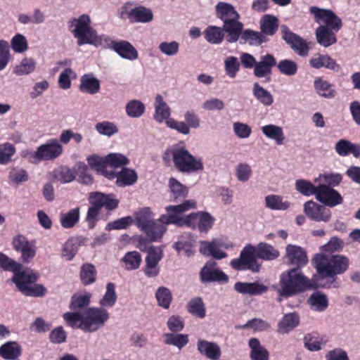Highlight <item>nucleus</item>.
<instances>
[{"mask_svg":"<svg viewBox=\"0 0 360 360\" xmlns=\"http://www.w3.org/2000/svg\"><path fill=\"white\" fill-rule=\"evenodd\" d=\"M108 311L101 307H89L80 312H66L63 319L72 328H78L84 332L93 333L103 328L109 319Z\"/></svg>","mask_w":360,"mask_h":360,"instance_id":"f257e3e1","label":"nucleus"},{"mask_svg":"<svg viewBox=\"0 0 360 360\" xmlns=\"http://www.w3.org/2000/svg\"><path fill=\"white\" fill-rule=\"evenodd\" d=\"M162 159L165 162L172 159L176 169L182 173L198 172L204 169L202 159L193 156L184 146L175 145L167 148Z\"/></svg>","mask_w":360,"mask_h":360,"instance_id":"f03ea898","label":"nucleus"},{"mask_svg":"<svg viewBox=\"0 0 360 360\" xmlns=\"http://www.w3.org/2000/svg\"><path fill=\"white\" fill-rule=\"evenodd\" d=\"M278 294L280 297H290L316 287L314 282L309 279L297 269L283 272L280 276Z\"/></svg>","mask_w":360,"mask_h":360,"instance_id":"7ed1b4c3","label":"nucleus"},{"mask_svg":"<svg viewBox=\"0 0 360 360\" xmlns=\"http://www.w3.org/2000/svg\"><path fill=\"white\" fill-rule=\"evenodd\" d=\"M314 267L323 278H333L347 271L349 258L342 255H326L323 252L314 257Z\"/></svg>","mask_w":360,"mask_h":360,"instance_id":"20e7f679","label":"nucleus"},{"mask_svg":"<svg viewBox=\"0 0 360 360\" xmlns=\"http://www.w3.org/2000/svg\"><path fill=\"white\" fill-rule=\"evenodd\" d=\"M70 27L75 38L77 39L78 46L90 44L98 46L102 44L103 39H105L104 36L98 35L91 26L90 17L86 14L73 18L70 22Z\"/></svg>","mask_w":360,"mask_h":360,"instance_id":"39448f33","label":"nucleus"},{"mask_svg":"<svg viewBox=\"0 0 360 360\" xmlns=\"http://www.w3.org/2000/svg\"><path fill=\"white\" fill-rule=\"evenodd\" d=\"M217 15L223 22V30L228 34L229 43L236 42L241 34L243 25L239 19V14L231 4L219 2L216 6Z\"/></svg>","mask_w":360,"mask_h":360,"instance_id":"423d86ee","label":"nucleus"},{"mask_svg":"<svg viewBox=\"0 0 360 360\" xmlns=\"http://www.w3.org/2000/svg\"><path fill=\"white\" fill-rule=\"evenodd\" d=\"M89 202L91 206L89 207L86 221L89 229H94L98 220L100 210L102 207L107 210L115 209L119 204V200L113 194H104L101 192H91L89 195Z\"/></svg>","mask_w":360,"mask_h":360,"instance_id":"0eeeda50","label":"nucleus"},{"mask_svg":"<svg viewBox=\"0 0 360 360\" xmlns=\"http://www.w3.org/2000/svg\"><path fill=\"white\" fill-rule=\"evenodd\" d=\"M195 207L196 202L194 200H184L183 202L176 205H168L165 207L167 214L160 216V221H164L166 224L187 226V215L184 217L183 214Z\"/></svg>","mask_w":360,"mask_h":360,"instance_id":"6e6552de","label":"nucleus"},{"mask_svg":"<svg viewBox=\"0 0 360 360\" xmlns=\"http://www.w3.org/2000/svg\"><path fill=\"white\" fill-rule=\"evenodd\" d=\"M257 252L256 248L251 245H246L240 252L239 258L231 262V266L236 270L249 269L253 272H257L259 264L257 262Z\"/></svg>","mask_w":360,"mask_h":360,"instance_id":"1a4fd4ad","label":"nucleus"},{"mask_svg":"<svg viewBox=\"0 0 360 360\" xmlns=\"http://www.w3.org/2000/svg\"><path fill=\"white\" fill-rule=\"evenodd\" d=\"M309 11L314 15L315 22L321 24L319 27H325L335 31H339L341 29L342 20L333 11L319 8L316 6H311Z\"/></svg>","mask_w":360,"mask_h":360,"instance_id":"9d476101","label":"nucleus"},{"mask_svg":"<svg viewBox=\"0 0 360 360\" xmlns=\"http://www.w3.org/2000/svg\"><path fill=\"white\" fill-rule=\"evenodd\" d=\"M184 117V121H176L174 119L168 120L167 127L184 135H188L191 128L198 129L200 127V120L193 110H186Z\"/></svg>","mask_w":360,"mask_h":360,"instance_id":"9b49d317","label":"nucleus"},{"mask_svg":"<svg viewBox=\"0 0 360 360\" xmlns=\"http://www.w3.org/2000/svg\"><path fill=\"white\" fill-rule=\"evenodd\" d=\"M281 32L283 39L298 56L305 57L309 54V47L304 39L291 32L285 25L281 26Z\"/></svg>","mask_w":360,"mask_h":360,"instance_id":"f8f14e48","label":"nucleus"},{"mask_svg":"<svg viewBox=\"0 0 360 360\" xmlns=\"http://www.w3.org/2000/svg\"><path fill=\"white\" fill-rule=\"evenodd\" d=\"M64 152L63 146L56 138L49 139L37 147V158L41 161H53L60 157Z\"/></svg>","mask_w":360,"mask_h":360,"instance_id":"ddd939ff","label":"nucleus"},{"mask_svg":"<svg viewBox=\"0 0 360 360\" xmlns=\"http://www.w3.org/2000/svg\"><path fill=\"white\" fill-rule=\"evenodd\" d=\"M147 252L148 255L145 259L146 264L143 271L147 277L153 278L160 274L159 262L163 257V252L160 248L155 246L150 247Z\"/></svg>","mask_w":360,"mask_h":360,"instance_id":"4468645a","label":"nucleus"},{"mask_svg":"<svg viewBox=\"0 0 360 360\" xmlns=\"http://www.w3.org/2000/svg\"><path fill=\"white\" fill-rule=\"evenodd\" d=\"M13 246L15 251L20 253V259L23 263H30L36 255L35 242L28 240L22 235H18L13 238Z\"/></svg>","mask_w":360,"mask_h":360,"instance_id":"2eb2a0df","label":"nucleus"},{"mask_svg":"<svg viewBox=\"0 0 360 360\" xmlns=\"http://www.w3.org/2000/svg\"><path fill=\"white\" fill-rule=\"evenodd\" d=\"M215 219L209 212H197L187 215V226L198 228L200 233H207L213 226Z\"/></svg>","mask_w":360,"mask_h":360,"instance_id":"dca6fc26","label":"nucleus"},{"mask_svg":"<svg viewBox=\"0 0 360 360\" xmlns=\"http://www.w3.org/2000/svg\"><path fill=\"white\" fill-rule=\"evenodd\" d=\"M303 211L309 219L317 222H328L331 218V212L328 208L313 200L304 204Z\"/></svg>","mask_w":360,"mask_h":360,"instance_id":"f3484780","label":"nucleus"},{"mask_svg":"<svg viewBox=\"0 0 360 360\" xmlns=\"http://www.w3.org/2000/svg\"><path fill=\"white\" fill-rule=\"evenodd\" d=\"M216 266L217 263L215 262L208 261L201 269L200 271V278L203 283L212 282H228V276Z\"/></svg>","mask_w":360,"mask_h":360,"instance_id":"a211bd4d","label":"nucleus"},{"mask_svg":"<svg viewBox=\"0 0 360 360\" xmlns=\"http://www.w3.org/2000/svg\"><path fill=\"white\" fill-rule=\"evenodd\" d=\"M285 258L287 262L294 266L293 269H300L309 262L306 251L300 246L288 245L285 248Z\"/></svg>","mask_w":360,"mask_h":360,"instance_id":"6ab92c4d","label":"nucleus"},{"mask_svg":"<svg viewBox=\"0 0 360 360\" xmlns=\"http://www.w3.org/2000/svg\"><path fill=\"white\" fill-rule=\"evenodd\" d=\"M316 200L325 205L335 207L342 203L343 199L341 195L335 189L326 184L318 186Z\"/></svg>","mask_w":360,"mask_h":360,"instance_id":"aec40b11","label":"nucleus"},{"mask_svg":"<svg viewBox=\"0 0 360 360\" xmlns=\"http://www.w3.org/2000/svg\"><path fill=\"white\" fill-rule=\"evenodd\" d=\"M221 243L216 239L212 241H200V252L205 256H212L217 259H221L227 257V253L222 251L220 248Z\"/></svg>","mask_w":360,"mask_h":360,"instance_id":"412c9836","label":"nucleus"},{"mask_svg":"<svg viewBox=\"0 0 360 360\" xmlns=\"http://www.w3.org/2000/svg\"><path fill=\"white\" fill-rule=\"evenodd\" d=\"M276 64V58L271 54L262 56L254 68V75L258 78L266 77L271 75V68Z\"/></svg>","mask_w":360,"mask_h":360,"instance_id":"4be33fe9","label":"nucleus"},{"mask_svg":"<svg viewBox=\"0 0 360 360\" xmlns=\"http://www.w3.org/2000/svg\"><path fill=\"white\" fill-rule=\"evenodd\" d=\"M155 112L153 115L154 120L158 123H162L165 122L166 125L167 126L168 120H172L170 118L171 115V110L167 103L164 101L162 96L161 95H158L155 97Z\"/></svg>","mask_w":360,"mask_h":360,"instance_id":"5701e85b","label":"nucleus"},{"mask_svg":"<svg viewBox=\"0 0 360 360\" xmlns=\"http://www.w3.org/2000/svg\"><path fill=\"white\" fill-rule=\"evenodd\" d=\"M310 65L316 69L326 68L334 72H338L340 69V65L328 55L320 53L315 54L309 60Z\"/></svg>","mask_w":360,"mask_h":360,"instance_id":"b1692460","label":"nucleus"},{"mask_svg":"<svg viewBox=\"0 0 360 360\" xmlns=\"http://www.w3.org/2000/svg\"><path fill=\"white\" fill-rule=\"evenodd\" d=\"M197 347L199 352L210 360H218L221 356V349L215 342L198 340Z\"/></svg>","mask_w":360,"mask_h":360,"instance_id":"393cba45","label":"nucleus"},{"mask_svg":"<svg viewBox=\"0 0 360 360\" xmlns=\"http://www.w3.org/2000/svg\"><path fill=\"white\" fill-rule=\"evenodd\" d=\"M278 27V18L272 14H265L259 20V29L265 37L274 35Z\"/></svg>","mask_w":360,"mask_h":360,"instance_id":"a878e982","label":"nucleus"},{"mask_svg":"<svg viewBox=\"0 0 360 360\" xmlns=\"http://www.w3.org/2000/svg\"><path fill=\"white\" fill-rule=\"evenodd\" d=\"M195 243V236L191 233H185L178 238V240L173 244V248L178 252L184 251L188 257H191L193 254V248Z\"/></svg>","mask_w":360,"mask_h":360,"instance_id":"bb28decb","label":"nucleus"},{"mask_svg":"<svg viewBox=\"0 0 360 360\" xmlns=\"http://www.w3.org/2000/svg\"><path fill=\"white\" fill-rule=\"evenodd\" d=\"M338 32L325 27H319L315 32L316 41L321 46L325 48L329 47L337 42L335 34Z\"/></svg>","mask_w":360,"mask_h":360,"instance_id":"cd10ccee","label":"nucleus"},{"mask_svg":"<svg viewBox=\"0 0 360 360\" xmlns=\"http://www.w3.org/2000/svg\"><path fill=\"white\" fill-rule=\"evenodd\" d=\"M336 153L340 156H347L349 153L356 158L360 156V145L353 143L346 139L339 140L335 146Z\"/></svg>","mask_w":360,"mask_h":360,"instance_id":"c85d7f7f","label":"nucleus"},{"mask_svg":"<svg viewBox=\"0 0 360 360\" xmlns=\"http://www.w3.org/2000/svg\"><path fill=\"white\" fill-rule=\"evenodd\" d=\"M300 323V316L295 313H288L283 316L278 323V333L286 334L292 330Z\"/></svg>","mask_w":360,"mask_h":360,"instance_id":"c756f323","label":"nucleus"},{"mask_svg":"<svg viewBox=\"0 0 360 360\" xmlns=\"http://www.w3.org/2000/svg\"><path fill=\"white\" fill-rule=\"evenodd\" d=\"M314 86L316 94L321 97L331 99L336 96L337 91L333 84L321 77L314 80Z\"/></svg>","mask_w":360,"mask_h":360,"instance_id":"7c9ffc66","label":"nucleus"},{"mask_svg":"<svg viewBox=\"0 0 360 360\" xmlns=\"http://www.w3.org/2000/svg\"><path fill=\"white\" fill-rule=\"evenodd\" d=\"M234 289L239 293L257 295L264 293L267 290L266 286L258 283L237 282Z\"/></svg>","mask_w":360,"mask_h":360,"instance_id":"2f4dec72","label":"nucleus"},{"mask_svg":"<svg viewBox=\"0 0 360 360\" xmlns=\"http://www.w3.org/2000/svg\"><path fill=\"white\" fill-rule=\"evenodd\" d=\"M114 51L122 58L134 60L138 58V52L135 48L127 41H121L113 44Z\"/></svg>","mask_w":360,"mask_h":360,"instance_id":"473e14b6","label":"nucleus"},{"mask_svg":"<svg viewBox=\"0 0 360 360\" xmlns=\"http://www.w3.org/2000/svg\"><path fill=\"white\" fill-rule=\"evenodd\" d=\"M22 268L23 266L21 264V267L18 271H13L14 275L12 281L15 283L18 290H20L21 287L35 282L38 278L37 274L28 273L23 271Z\"/></svg>","mask_w":360,"mask_h":360,"instance_id":"72a5a7b5","label":"nucleus"},{"mask_svg":"<svg viewBox=\"0 0 360 360\" xmlns=\"http://www.w3.org/2000/svg\"><path fill=\"white\" fill-rule=\"evenodd\" d=\"M21 352V346L14 341L7 342L0 347V356L5 360H15Z\"/></svg>","mask_w":360,"mask_h":360,"instance_id":"f704fd0d","label":"nucleus"},{"mask_svg":"<svg viewBox=\"0 0 360 360\" xmlns=\"http://www.w3.org/2000/svg\"><path fill=\"white\" fill-rule=\"evenodd\" d=\"M79 89L84 93L95 94L100 89V82L92 74H85L80 79Z\"/></svg>","mask_w":360,"mask_h":360,"instance_id":"c9c22d12","label":"nucleus"},{"mask_svg":"<svg viewBox=\"0 0 360 360\" xmlns=\"http://www.w3.org/2000/svg\"><path fill=\"white\" fill-rule=\"evenodd\" d=\"M167 225L168 224H166L164 221H160V217L157 220H153V221L146 229L144 233L150 240L156 241L161 238L166 232Z\"/></svg>","mask_w":360,"mask_h":360,"instance_id":"e433bc0d","label":"nucleus"},{"mask_svg":"<svg viewBox=\"0 0 360 360\" xmlns=\"http://www.w3.org/2000/svg\"><path fill=\"white\" fill-rule=\"evenodd\" d=\"M252 95L259 103L265 107H269L274 103V96L271 93L260 86L258 82L253 84Z\"/></svg>","mask_w":360,"mask_h":360,"instance_id":"4c0bfd02","label":"nucleus"},{"mask_svg":"<svg viewBox=\"0 0 360 360\" xmlns=\"http://www.w3.org/2000/svg\"><path fill=\"white\" fill-rule=\"evenodd\" d=\"M129 17L134 22L147 23L153 20L152 11L144 6H137L131 10Z\"/></svg>","mask_w":360,"mask_h":360,"instance_id":"58836bf2","label":"nucleus"},{"mask_svg":"<svg viewBox=\"0 0 360 360\" xmlns=\"http://www.w3.org/2000/svg\"><path fill=\"white\" fill-rule=\"evenodd\" d=\"M261 130L266 137L274 140L276 144L281 145L283 143L285 136L281 127L275 124H266L263 126Z\"/></svg>","mask_w":360,"mask_h":360,"instance_id":"ea45409f","label":"nucleus"},{"mask_svg":"<svg viewBox=\"0 0 360 360\" xmlns=\"http://www.w3.org/2000/svg\"><path fill=\"white\" fill-rule=\"evenodd\" d=\"M240 37L245 42L249 43L251 46H260L267 41L266 37L261 31H254L250 29L242 30Z\"/></svg>","mask_w":360,"mask_h":360,"instance_id":"a19ab883","label":"nucleus"},{"mask_svg":"<svg viewBox=\"0 0 360 360\" xmlns=\"http://www.w3.org/2000/svg\"><path fill=\"white\" fill-rule=\"evenodd\" d=\"M250 351V359L252 360H268L269 352L261 345L259 341L255 338H250L248 342Z\"/></svg>","mask_w":360,"mask_h":360,"instance_id":"79ce46f5","label":"nucleus"},{"mask_svg":"<svg viewBox=\"0 0 360 360\" xmlns=\"http://www.w3.org/2000/svg\"><path fill=\"white\" fill-rule=\"evenodd\" d=\"M169 186L171 197L174 202H180L185 199L188 195V188L176 179L172 177L169 180Z\"/></svg>","mask_w":360,"mask_h":360,"instance_id":"37998d69","label":"nucleus"},{"mask_svg":"<svg viewBox=\"0 0 360 360\" xmlns=\"http://www.w3.org/2000/svg\"><path fill=\"white\" fill-rule=\"evenodd\" d=\"M308 303L312 310L323 311L328 307V298L326 295L321 292H316L310 295Z\"/></svg>","mask_w":360,"mask_h":360,"instance_id":"c03bdc74","label":"nucleus"},{"mask_svg":"<svg viewBox=\"0 0 360 360\" xmlns=\"http://www.w3.org/2000/svg\"><path fill=\"white\" fill-rule=\"evenodd\" d=\"M265 206L273 210H286L290 207V202L283 201L278 195H268L264 198Z\"/></svg>","mask_w":360,"mask_h":360,"instance_id":"a18cd8bd","label":"nucleus"},{"mask_svg":"<svg viewBox=\"0 0 360 360\" xmlns=\"http://www.w3.org/2000/svg\"><path fill=\"white\" fill-rule=\"evenodd\" d=\"M37 67V62L32 58H24L17 65L13 73L18 76L27 75L34 72Z\"/></svg>","mask_w":360,"mask_h":360,"instance_id":"49530a36","label":"nucleus"},{"mask_svg":"<svg viewBox=\"0 0 360 360\" xmlns=\"http://www.w3.org/2000/svg\"><path fill=\"white\" fill-rule=\"evenodd\" d=\"M117 184L120 186L133 185L138 179V175L134 169L123 168L117 175Z\"/></svg>","mask_w":360,"mask_h":360,"instance_id":"de8ad7c7","label":"nucleus"},{"mask_svg":"<svg viewBox=\"0 0 360 360\" xmlns=\"http://www.w3.org/2000/svg\"><path fill=\"white\" fill-rule=\"evenodd\" d=\"M135 220L138 227L143 232L153 221V214L149 207H145L136 214Z\"/></svg>","mask_w":360,"mask_h":360,"instance_id":"09e8293b","label":"nucleus"},{"mask_svg":"<svg viewBox=\"0 0 360 360\" xmlns=\"http://www.w3.org/2000/svg\"><path fill=\"white\" fill-rule=\"evenodd\" d=\"M257 257L264 260H273L279 256V252L272 245L260 243L256 248Z\"/></svg>","mask_w":360,"mask_h":360,"instance_id":"8fccbe9b","label":"nucleus"},{"mask_svg":"<svg viewBox=\"0 0 360 360\" xmlns=\"http://www.w3.org/2000/svg\"><path fill=\"white\" fill-rule=\"evenodd\" d=\"M164 342L181 349L188 342V337L185 334L165 333L163 335Z\"/></svg>","mask_w":360,"mask_h":360,"instance_id":"3c124183","label":"nucleus"},{"mask_svg":"<svg viewBox=\"0 0 360 360\" xmlns=\"http://www.w3.org/2000/svg\"><path fill=\"white\" fill-rule=\"evenodd\" d=\"M117 299L115 292V285L112 283H108L106 285V291L102 299L99 301L101 308L112 307Z\"/></svg>","mask_w":360,"mask_h":360,"instance_id":"603ef678","label":"nucleus"},{"mask_svg":"<svg viewBox=\"0 0 360 360\" xmlns=\"http://www.w3.org/2000/svg\"><path fill=\"white\" fill-rule=\"evenodd\" d=\"M188 311L193 316L203 319L205 316V307L201 297L191 299L187 304Z\"/></svg>","mask_w":360,"mask_h":360,"instance_id":"864d4df0","label":"nucleus"},{"mask_svg":"<svg viewBox=\"0 0 360 360\" xmlns=\"http://www.w3.org/2000/svg\"><path fill=\"white\" fill-rule=\"evenodd\" d=\"M125 110L129 117L138 118L144 114L146 108L141 101L133 99L127 103Z\"/></svg>","mask_w":360,"mask_h":360,"instance_id":"5fc2aeb1","label":"nucleus"},{"mask_svg":"<svg viewBox=\"0 0 360 360\" xmlns=\"http://www.w3.org/2000/svg\"><path fill=\"white\" fill-rule=\"evenodd\" d=\"M80 211L79 207L74 208L67 213L62 214L60 221L65 229L73 227L79 221Z\"/></svg>","mask_w":360,"mask_h":360,"instance_id":"6e6d98bb","label":"nucleus"},{"mask_svg":"<svg viewBox=\"0 0 360 360\" xmlns=\"http://www.w3.org/2000/svg\"><path fill=\"white\" fill-rule=\"evenodd\" d=\"M155 298L160 307L167 309L172 301V295L169 288L161 286L155 292Z\"/></svg>","mask_w":360,"mask_h":360,"instance_id":"4d7b16f0","label":"nucleus"},{"mask_svg":"<svg viewBox=\"0 0 360 360\" xmlns=\"http://www.w3.org/2000/svg\"><path fill=\"white\" fill-rule=\"evenodd\" d=\"M16 153L15 146L9 142L0 143V165H6L11 162Z\"/></svg>","mask_w":360,"mask_h":360,"instance_id":"13d9d810","label":"nucleus"},{"mask_svg":"<svg viewBox=\"0 0 360 360\" xmlns=\"http://www.w3.org/2000/svg\"><path fill=\"white\" fill-rule=\"evenodd\" d=\"M122 261L127 270H135L140 267L142 259L139 252L131 251L126 253Z\"/></svg>","mask_w":360,"mask_h":360,"instance_id":"bf43d9fd","label":"nucleus"},{"mask_svg":"<svg viewBox=\"0 0 360 360\" xmlns=\"http://www.w3.org/2000/svg\"><path fill=\"white\" fill-rule=\"evenodd\" d=\"M295 189L304 196H310L314 195L316 197L318 192V186H314L311 182L304 180L298 179L295 181Z\"/></svg>","mask_w":360,"mask_h":360,"instance_id":"052dcab7","label":"nucleus"},{"mask_svg":"<svg viewBox=\"0 0 360 360\" xmlns=\"http://www.w3.org/2000/svg\"><path fill=\"white\" fill-rule=\"evenodd\" d=\"M205 39L211 44H219L224 39V33L221 29L216 26H209L205 31Z\"/></svg>","mask_w":360,"mask_h":360,"instance_id":"680f3d73","label":"nucleus"},{"mask_svg":"<svg viewBox=\"0 0 360 360\" xmlns=\"http://www.w3.org/2000/svg\"><path fill=\"white\" fill-rule=\"evenodd\" d=\"M224 70L229 78H235L240 70V63L238 58L235 56L227 57L224 60Z\"/></svg>","mask_w":360,"mask_h":360,"instance_id":"e2e57ef3","label":"nucleus"},{"mask_svg":"<svg viewBox=\"0 0 360 360\" xmlns=\"http://www.w3.org/2000/svg\"><path fill=\"white\" fill-rule=\"evenodd\" d=\"M53 173L55 178L62 184H68L75 179L74 172L68 167H61Z\"/></svg>","mask_w":360,"mask_h":360,"instance_id":"0e129e2a","label":"nucleus"},{"mask_svg":"<svg viewBox=\"0 0 360 360\" xmlns=\"http://www.w3.org/2000/svg\"><path fill=\"white\" fill-rule=\"evenodd\" d=\"M11 46L15 53H22L28 49V43L22 34H16L11 40Z\"/></svg>","mask_w":360,"mask_h":360,"instance_id":"69168bd1","label":"nucleus"},{"mask_svg":"<svg viewBox=\"0 0 360 360\" xmlns=\"http://www.w3.org/2000/svg\"><path fill=\"white\" fill-rule=\"evenodd\" d=\"M252 174V168L248 163L241 162L236 167L235 174L237 179L240 182H247L250 179Z\"/></svg>","mask_w":360,"mask_h":360,"instance_id":"338daca9","label":"nucleus"},{"mask_svg":"<svg viewBox=\"0 0 360 360\" xmlns=\"http://www.w3.org/2000/svg\"><path fill=\"white\" fill-rule=\"evenodd\" d=\"M277 67L279 71L286 76H293L296 75L298 70L297 64L295 61L289 59L281 60Z\"/></svg>","mask_w":360,"mask_h":360,"instance_id":"774afa93","label":"nucleus"}]
</instances>
